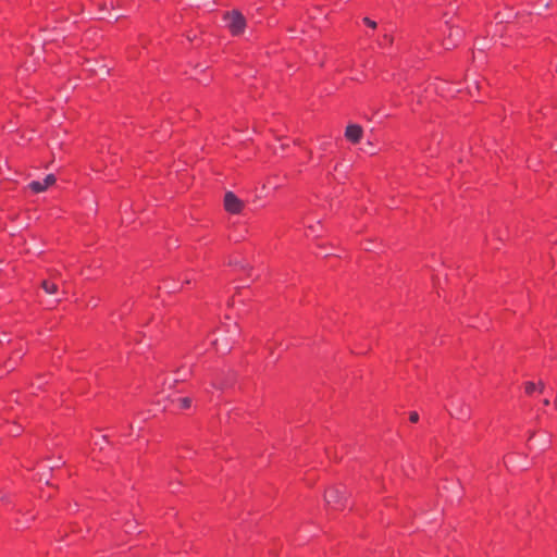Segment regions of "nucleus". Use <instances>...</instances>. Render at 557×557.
Returning <instances> with one entry per match:
<instances>
[{"mask_svg": "<svg viewBox=\"0 0 557 557\" xmlns=\"http://www.w3.org/2000/svg\"><path fill=\"white\" fill-rule=\"evenodd\" d=\"M385 42L386 44H392L393 42V38L391 36H388V35H384L383 36V41L380 42V45L383 46Z\"/></svg>", "mask_w": 557, "mask_h": 557, "instance_id": "nucleus-13", "label": "nucleus"}, {"mask_svg": "<svg viewBox=\"0 0 557 557\" xmlns=\"http://www.w3.org/2000/svg\"><path fill=\"white\" fill-rule=\"evenodd\" d=\"M450 405L453 407L451 417L459 420H468L471 417L470 407L462 399H451Z\"/></svg>", "mask_w": 557, "mask_h": 557, "instance_id": "nucleus-3", "label": "nucleus"}, {"mask_svg": "<svg viewBox=\"0 0 557 557\" xmlns=\"http://www.w3.org/2000/svg\"><path fill=\"white\" fill-rule=\"evenodd\" d=\"M224 207L230 213L237 214L244 208V202L232 191H227L224 196Z\"/></svg>", "mask_w": 557, "mask_h": 557, "instance_id": "nucleus-4", "label": "nucleus"}, {"mask_svg": "<svg viewBox=\"0 0 557 557\" xmlns=\"http://www.w3.org/2000/svg\"><path fill=\"white\" fill-rule=\"evenodd\" d=\"M57 178L53 174H49L45 177V180L42 182L40 181H33L29 183L28 187L34 191V193H42L45 191L48 187L52 186L54 183H55Z\"/></svg>", "mask_w": 557, "mask_h": 557, "instance_id": "nucleus-5", "label": "nucleus"}, {"mask_svg": "<svg viewBox=\"0 0 557 557\" xmlns=\"http://www.w3.org/2000/svg\"><path fill=\"white\" fill-rule=\"evenodd\" d=\"M346 492L347 490H325L324 500L326 505L335 510H343L347 504Z\"/></svg>", "mask_w": 557, "mask_h": 557, "instance_id": "nucleus-1", "label": "nucleus"}, {"mask_svg": "<svg viewBox=\"0 0 557 557\" xmlns=\"http://www.w3.org/2000/svg\"><path fill=\"white\" fill-rule=\"evenodd\" d=\"M180 405L182 408L187 409L191 405V399L189 397H184L180 399Z\"/></svg>", "mask_w": 557, "mask_h": 557, "instance_id": "nucleus-8", "label": "nucleus"}, {"mask_svg": "<svg viewBox=\"0 0 557 557\" xmlns=\"http://www.w3.org/2000/svg\"><path fill=\"white\" fill-rule=\"evenodd\" d=\"M543 404L547 406V405H549V400L548 399H544Z\"/></svg>", "mask_w": 557, "mask_h": 557, "instance_id": "nucleus-16", "label": "nucleus"}, {"mask_svg": "<svg viewBox=\"0 0 557 557\" xmlns=\"http://www.w3.org/2000/svg\"><path fill=\"white\" fill-rule=\"evenodd\" d=\"M325 454L327 455L330 460L335 461V462L341 461V457L337 454H332V451L329 448L325 449Z\"/></svg>", "mask_w": 557, "mask_h": 557, "instance_id": "nucleus-9", "label": "nucleus"}, {"mask_svg": "<svg viewBox=\"0 0 557 557\" xmlns=\"http://www.w3.org/2000/svg\"><path fill=\"white\" fill-rule=\"evenodd\" d=\"M41 287L44 288V290L47 294H50V295L57 293V290H58L57 284L53 282H50V281H42Z\"/></svg>", "mask_w": 557, "mask_h": 557, "instance_id": "nucleus-7", "label": "nucleus"}, {"mask_svg": "<svg viewBox=\"0 0 557 557\" xmlns=\"http://www.w3.org/2000/svg\"><path fill=\"white\" fill-rule=\"evenodd\" d=\"M504 462H505V465H506V466H508L509 463H511V462H512V460H511V458H506V459L504 460Z\"/></svg>", "mask_w": 557, "mask_h": 557, "instance_id": "nucleus-15", "label": "nucleus"}, {"mask_svg": "<svg viewBox=\"0 0 557 557\" xmlns=\"http://www.w3.org/2000/svg\"><path fill=\"white\" fill-rule=\"evenodd\" d=\"M544 388H545L544 383H543V382H540V383H539V391L542 393V392L544 391Z\"/></svg>", "mask_w": 557, "mask_h": 557, "instance_id": "nucleus-14", "label": "nucleus"}, {"mask_svg": "<svg viewBox=\"0 0 557 557\" xmlns=\"http://www.w3.org/2000/svg\"><path fill=\"white\" fill-rule=\"evenodd\" d=\"M363 129L358 124H349L345 131V137L352 144H357L362 138Z\"/></svg>", "mask_w": 557, "mask_h": 557, "instance_id": "nucleus-6", "label": "nucleus"}, {"mask_svg": "<svg viewBox=\"0 0 557 557\" xmlns=\"http://www.w3.org/2000/svg\"><path fill=\"white\" fill-rule=\"evenodd\" d=\"M409 420H410L411 422H413V423L418 422V420H419V414H418V412H416V411L410 412V414H409Z\"/></svg>", "mask_w": 557, "mask_h": 557, "instance_id": "nucleus-11", "label": "nucleus"}, {"mask_svg": "<svg viewBox=\"0 0 557 557\" xmlns=\"http://www.w3.org/2000/svg\"><path fill=\"white\" fill-rule=\"evenodd\" d=\"M225 18L227 21V27L234 36H238L244 32L246 20L240 12L233 11L227 13Z\"/></svg>", "mask_w": 557, "mask_h": 557, "instance_id": "nucleus-2", "label": "nucleus"}, {"mask_svg": "<svg viewBox=\"0 0 557 557\" xmlns=\"http://www.w3.org/2000/svg\"><path fill=\"white\" fill-rule=\"evenodd\" d=\"M524 386H525V392L528 394H532L537 388V386L533 382H527Z\"/></svg>", "mask_w": 557, "mask_h": 557, "instance_id": "nucleus-10", "label": "nucleus"}, {"mask_svg": "<svg viewBox=\"0 0 557 557\" xmlns=\"http://www.w3.org/2000/svg\"><path fill=\"white\" fill-rule=\"evenodd\" d=\"M363 22H364L368 26H370L371 28H375V27H376V23H375L374 21L370 20L369 17H364V18H363Z\"/></svg>", "mask_w": 557, "mask_h": 557, "instance_id": "nucleus-12", "label": "nucleus"}]
</instances>
